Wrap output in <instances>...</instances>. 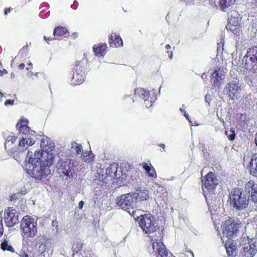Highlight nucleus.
<instances>
[{"label":"nucleus","mask_w":257,"mask_h":257,"mask_svg":"<svg viewBox=\"0 0 257 257\" xmlns=\"http://www.w3.org/2000/svg\"><path fill=\"white\" fill-rule=\"evenodd\" d=\"M135 94L144 100L145 105L147 107L152 106L156 100V96L151 94L150 91H147L143 88H138L135 90Z\"/></svg>","instance_id":"nucleus-11"},{"label":"nucleus","mask_w":257,"mask_h":257,"mask_svg":"<svg viewBox=\"0 0 257 257\" xmlns=\"http://www.w3.org/2000/svg\"><path fill=\"white\" fill-rule=\"evenodd\" d=\"M229 198L232 207L237 210L245 209L248 206L249 197L241 188L233 189L229 195Z\"/></svg>","instance_id":"nucleus-2"},{"label":"nucleus","mask_w":257,"mask_h":257,"mask_svg":"<svg viewBox=\"0 0 257 257\" xmlns=\"http://www.w3.org/2000/svg\"><path fill=\"white\" fill-rule=\"evenodd\" d=\"M35 136L33 134H31L30 137L29 135L27 137L22 138L19 142V147L18 150L21 152H23L27 149L26 147V145L32 146L35 143Z\"/></svg>","instance_id":"nucleus-18"},{"label":"nucleus","mask_w":257,"mask_h":257,"mask_svg":"<svg viewBox=\"0 0 257 257\" xmlns=\"http://www.w3.org/2000/svg\"><path fill=\"white\" fill-rule=\"evenodd\" d=\"M143 168L145 170L146 173L147 174L149 177L153 178L156 174V171L155 169L152 167L151 164L149 165L147 163H143L142 164Z\"/></svg>","instance_id":"nucleus-29"},{"label":"nucleus","mask_w":257,"mask_h":257,"mask_svg":"<svg viewBox=\"0 0 257 257\" xmlns=\"http://www.w3.org/2000/svg\"><path fill=\"white\" fill-rule=\"evenodd\" d=\"M185 116H186V117H188V114H186V112L185 113Z\"/></svg>","instance_id":"nucleus-56"},{"label":"nucleus","mask_w":257,"mask_h":257,"mask_svg":"<svg viewBox=\"0 0 257 257\" xmlns=\"http://www.w3.org/2000/svg\"><path fill=\"white\" fill-rule=\"evenodd\" d=\"M14 104V100H10V99H7L5 102V105H13Z\"/></svg>","instance_id":"nucleus-39"},{"label":"nucleus","mask_w":257,"mask_h":257,"mask_svg":"<svg viewBox=\"0 0 257 257\" xmlns=\"http://www.w3.org/2000/svg\"><path fill=\"white\" fill-rule=\"evenodd\" d=\"M84 205V202L80 201L78 203V207L79 209H82Z\"/></svg>","instance_id":"nucleus-47"},{"label":"nucleus","mask_w":257,"mask_h":257,"mask_svg":"<svg viewBox=\"0 0 257 257\" xmlns=\"http://www.w3.org/2000/svg\"><path fill=\"white\" fill-rule=\"evenodd\" d=\"M28 65H29V66H31V67L32 66V63H31V62H30V63H29V64H28Z\"/></svg>","instance_id":"nucleus-54"},{"label":"nucleus","mask_w":257,"mask_h":257,"mask_svg":"<svg viewBox=\"0 0 257 257\" xmlns=\"http://www.w3.org/2000/svg\"><path fill=\"white\" fill-rule=\"evenodd\" d=\"M244 58L245 68L253 73H257V46L249 48Z\"/></svg>","instance_id":"nucleus-6"},{"label":"nucleus","mask_w":257,"mask_h":257,"mask_svg":"<svg viewBox=\"0 0 257 257\" xmlns=\"http://www.w3.org/2000/svg\"><path fill=\"white\" fill-rule=\"evenodd\" d=\"M171 48V46L169 44H167L165 46V48L167 50L170 49Z\"/></svg>","instance_id":"nucleus-51"},{"label":"nucleus","mask_w":257,"mask_h":257,"mask_svg":"<svg viewBox=\"0 0 257 257\" xmlns=\"http://www.w3.org/2000/svg\"><path fill=\"white\" fill-rule=\"evenodd\" d=\"M44 39H45L46 41H47L48 42V41H52V40H53V39H55V37H54V38H51V37H46V36H44Z\"/></svg>","instance_id":"nucleus-45"},{"label":"nucleus","mask_w":257,"mask_h":257,"mask_svg":"<svg viewBox=\"0 0 257 257\" xmlns=\"http://www.w3.org/2000/svg\"><path fill=\"white\" fill-rule=\"evenodd\" d=\"M2 66V62L0 61V67Z\"/></svg>","instance_id":"nucleus-55"},{"label":"nucleus","mask_w":257,"mask_h":257,"mask_svg":"<svg viewBox=\"0 0 257 257\" xmlns=\"http://www.w3.org/2000/svg\"><path fill=\"white\" fill-rule=\"evenodd\" d=\"M87 61L83 58L81 61H76L73 68V74L71 77V83L74 85L81 84L85 79V72L87 70Z\"/></svg>","instance_id":"nucleus-4"},{"label":"nucleus","mask_w":257,"mask_h":257,"mask_svg":"<svg viewBox=\"0 0 257 257\" xmlns=\"http://www.w3.org/2000/svg\"><path fill=\"white\" fill-rule=\"evenodd\" d=\"M244 192L248 193L249 200L254 204H257V183L249 180L244 185Z\"/></svg>","instance_id":"nucleus-13"},{"label":"nucleus","mask_w":257,"mask_h":257,"mask_svg":"<svg viewBox=\"0 0 257 257\" xmlns=\"http://www.w3.org/2000/svg\"><path fill=\"white\" fill-rule=\"evenodd\" d=\"M72 148H74L76 155H81L83 152V147L80 144H78L75 142H73L71 143Z\"/></svg>","instance_id":"nucleus-32"},{"label":"nucleus","mask_w":257,"mask_h":257,"mask_svg":"<svg viewBox=\"0 0 257 257\" xmlns=\"http://www.w3.org/2000/svg\"><path fill=\"white\" fill-rule=\"evenodd\" d=\"M18 139V137L16 136H9L5 143V147L8 144L11 142L12 144H15Z\"/></svg>","instance_id":"nucleus-36"},{"label":"nucleus","mask_w":257,"mask_h":257,"mask_svg":"<svg viewBox=\"0 0 257 257\" xmlns=\"http://www.w3.org/2000/svg\"><path fill=\"white\" fill-rule=\"evenodd\" d=\"M248 170L250 175L257 177V154L252 155L248 165Z\"/></svg>","instance_id":"nucleus-21"},{"label":"nucleus","mask_w":257,"mask_h":257,"mask_svg":"<svg viewBox=\"0 0 257 257\" xmlns=\"http://www.w3.org/2000/svg\"><path fill=\"white\" fill-rule=\"evenodd\" d=\"M1 248L4 251L7 250L12 252H14L15 251L14 247L8 244V242L6 239H4V240L1 243Z\"/></svg>","instance_id":"nucleus-31"},{"label":"nucleus","mask_w":257,"mask_h":257,"mask_svg":"<svg viewBox=\"0 0 257 257\" xmlns=\"http://www.w3.org/2000/svg\"><path fill=\"white\" fill-rule=\"evenodd\" d=\"M20 257H29V255L25 250H21L20 252Z\"/></svg>","instance_id":"nucleus-38"},{"label":"nucleus","mask_w":257,"mask_h":257,"mask_svg":"<svg viewBox=\"0 0 257 257\" xmlns=\"http://www.w3.org/2000/svg\"><path fill=\"white\" fill-rule=\"evenodd\" d=\"M236 0H219L218 1V6L216 5V7H218L221 11L226 12L228 11L229 8L231 7L235 2Z\"/></svg>","instance_id":"nucleus-22"},{"label":"nucleus","mask_w":257,"mask_h":257,"mask_svg":"<svg viewBox=\"0 0 257 257\" xmlns=\"http://www.w3.org/2000/svg\"><path fill=\"white\" fill-rule=\"evenodd\" d=\"M240 28V25H233L232 24H228L226 26V29L228 30L231 31L234 34H236L238 32Z\"/></svg>","instance_id":"nucleus-33"},{"label":"nucleus","mask_w":257,"mask_h":257,"mask_svg":"<svg viewBox=\"0 0 257 257\" xmlns=\"http://www.w3.org/2000/svg\"><path fill=\"white\" fill-rule=\"evenodd\" d=\"M226 88L227 94L233 100L239 96L241 90V84L239 83V81L237 79H235L230 81Z\"/></svg>","instance_id":"nucleus-12"},{"label":"nucleus","mask_w":257,"mask_h":257,"mask_svg":"<svg viewBox=\"0 0 257 257\" xmlns=\"http://www.w3.org/2000/svg\"><path fill=\"white\" fill-rule=\"evenodd\" d=\"M92 49L95 56L103 57L107 51L108 47L106 44L100 43L94 45Z\"/></svg>","instance_id":"nucleus-19"},{"label":"nucleus","mask_w":257,"mask_h":257,"mask_svg":"<svg viewBox=\"0 0 257 257\" xmlns=\"http://www.w3.org/2000/svg\"><path fill=\"white\" fill-rule=\"evenodd\" d=\"M116 204L122 209L127 211L130 214L135 217L136 212L133 210L131 212L130 209H133L136 206V201L133 193H126L117 196L115 199Z\"/></svg>","instance_id":"nucleus-5"},{"label":"nucleus","mask_w":257,"mask_h":257,"mask_svg":"<svg viewBox=\"0 0 257 257\" xmlns=\"http://www.w3.org/2000/svg\"><path fill=\"white\" fill-rule=\"evenodd\" d=\"M195 0H188L186 2L187 5H192L194 4Z\"/></svg>","instance_id":"nucleus-43"},{"label":"nucleus","mask_w":257,"mask_h":257,"mask_svg":"<svg viewBox=\"0 0 257 257\" xmlns=\"http://www.w3.org/2000/svg\"><path fill=\"white\" fill-rule=\"evenodd\" d=\"M139 226L150 240L159 241L163 237L162 231L159 229L155 217L151 214H145L138 217Z\"/></svg>","instance_id":"nucleus-1"},{"label":"nucleus","mask_w":257,"mask_h":257,"mask_svg":"<svg viewBox=\"0 0 257 257\" xmlns=\"http://www.w3.org/2000/svg\"><path fill=\"white\" fill-rule=\"evenodd\" d=\"M228 24H232L233 25H240L239 23L238 18L236 17H232L231 13L228 14Z\"/></svg>","instance_id":"nucleus-35"},{"label":"nucleus","mask_w":257,"mask_h":257,"mask_svg":"<svg viewBox=\"0 0 257 257\" xmlns=\"http://www.w3.org/2000/svg\"><path fill=\"white\" fill-rule=\"evenodd\" d=\"M167 53L168 55V57L170 59H172L173 57V52L172 51H170L169 50H167Z\"/></svg>","instance_id":"nucleus-44"},{"label":"nucleus","mask_w":257,"mask_h":257,"mask_svg":"<svg viewBox=\"0 0 257 257\" xmlns=\"http://www.w3.org/2000/svg\"><path fill=\"white\" fill-rule=\"evenodd\" d=\"M159 147L162 148L163 149V151H165V145L164 144H160L159 145Z\"/></svg>","instance_id":"nucleus-50"},{"label":"nucleus","mask_w":257,"mask_h":257,"mask_svg":"<svg viewBox=\"0 0 257 257\" xmlns=\"http://www.w3.org/2000/svg\"><path fill=\"white\" fill-rule=\"evenodd\" d=\"M44 143V142H43L42 141V140H41V147H43V148H44L45 149H46V150H48V149L46 148V146L44 147V145L43 144V143Z\"/></svg>","instance_id":"nucleus-49"},{"label":"nucleus","mask_w":257,"mask_h":257,"mask_svg":"<svg viewBox=\"0 0 257 257\" xmlns=\"http://www.w3.org/2000/svg\"><path fill=\"white\" fill-rule=\"evenodd\" d=\"M137 192L133 193L135 198V201H144L149 198V193L146 190H137Z\"/></svg>","instance_id":"nucleus-24"},{"label":"nucleus","mask_w":257,"mask_h":257,"mask_svg":"<svg viewBox=\"0 0 257 257\" xmlns=\"http://www.w3.org/2000/svg\"><path fill=\"white\" fill-rule=\"evenodd\" d=\"M118 164L113 163L110 164L106 169V174L107 176L117 178Z\"/></svg>","instance_id":"nucleus-27"},{"label":"nucleus","mask_w":257,"mask_h":257,"mask_svg":"<svg viewBox=\"0 0 257 257\" xmlns=\"http://www.w3.org/2000/svg\"><path fill=\"white\" fill-rule=\"evenodd\" d=\"M20 229L24 238H34L38 232L37 222L32 217L26 215L21 220Z\"/></svg>","instance_id":"nucleus-3"},{"label":"nucleus","mask_w":257,"mask_h":257,"mask_svg":"<svg viewBox=\"0 0 257 257\" xmlns=\"http://www.w3.org/2000/svg\"><path fill=\"white\" fill-rule=\"evenodd\" d=\"M53 35L55 37V39L59 40L63 36L68 37L69 33L65 27L59 26L54 29Z\"/></svg>","instance_id":"nucleus-23"},{"label":"nucleus","mask_w":257,"mask_h":257,"mask_svg":"<svg viewBox=\"0 0 257 257\" xmlns=\"http://www.w3.org/2000/svg\"><path fill=\"white\" fill-rule=\"evenodd\" d=\"M30 174L32 177L37 180H42L46 178V176L50 174V170L46 168L45 165L32 164V169L30 167Z\"/></svg>","instance_id":"nucleus-10"},{"label":"nucleus","mask_w":257,"mask_h":257,"mask_svg":"<svg viewBox=\"0 0 257 257\" xmlns=\"http://www.w3.org/2000/svg\"><path fill=\"white\" fill-rule=\"evenodd\" d=\"M225 77L224 71L219 68L216 69L212 74L211 81L213 85L216 87H219L222 83L223 80Z\"/></svg>","instance_id":"nucleus-17"},{"label":"nucleus","mask_w":257,"mask_h":257,"mask_svg":"<svg viewBox=\"0 0 257 257\" xmlns=\"http://www.w3.org/2000/svg\"><path fill=\"white\" fill-rule=\"evenodd\" d=\"M59 163L60 164L58 169L61 171V172L66 176H70L72 175L74 172L73 168L75 166L76 163L72 162L71 160L67 159L65 161L60 160Z\"/></svg>","instance_id":"nucleus-15"},{"label":"nucleus","mask_w":257,"mask_h":257,"mask_svg":"<svg viewBox=\"0 0 257 257\" xmlns=\"http://www.w3.org/2000/svg\"><path fill=\"white\" fill-rule=\"evenodd\" d=\"M78 35V34L77 32H75V33H73L72 34L71 37L73 39H75L77 37Z\"/></svg>","instance_id":"nucleus-48"},{"label":"nucleus","mask_w":257,"mask_h":257,"mask_svg":"<svg viewBox=\"0 0 257 257\" xmlns=\"http://www.w3.org/2000/svg\"><path fill=\"white\" fill-rule=\"evenodd\" d=\"M225 247L229 256H234L236 253V245L231 239H227L225 241Z\"/></svg>","instance_id":"nucleus-25"},{"label":"nucleus","mask_w":257,"mask_h":257,"mask_svg":"<svg viewBox=\"0 0 257 257\" xmlns=\"http://www.w3.org/2000/svg\"><path fill=\"white\" fill-rule=\"evenodd\" d=\"M28 120L27 119H20L16 124V127L18 129L19 134H24L25 137L31 134L34 135L35 132L30 130V128L28 126Z\"/></svg>","instance_id":"nucleus-16"},{"label":"nucleus","mask_w":257,"mask_h":257,"mask_svg":"<svg viewBox=\"0 0 257 257\" xmlns=\"http://www.w3.org/2000/svg\"><path fill=\"white\" fill-rule=\"evenodd\" d=\"M108 43L110 47L112 48L120 47L123 45L121 38L114 33H112L108 37Z\"/></svg>","instance_id":"nucleus-20"},{"label":"nucleus","mask_w":257,"mask_h":257,"mask_svg":"<svg viewBox=\"0 0 257 257\" xmlns=\"http://www.w3.org/2000/svg\"><path fill=\"white\" fill-rule=\"evenodd\" d=\"M43 151L41 150H36L34 153V158H32L30 157L29 159V163H31V164L38 163L39 164H41L40 159L42 157Z\"/></svg>","instance_id":"nucleus-28"},{"label":"nucleus","mask_w":257,"mask_h":257,"mask_svg":"<svg viewBox=\"0 0 257 257\" xmlns=\"http://www.w3.org/2000/svg\"><path fill=\"white\" fill-rule=\"evenodd\" d=\"M225 135L227 136V138L229 141H234L236 137L235 129L234 128H232L230 130L226 131Z\"/></svg>","instance_id":"nucleus-34"},{"label":"nucleus","mask_w":257,"mask_h":257,"mask_svg":"<svg viewBox=\"0 0 257 257\" xmlns=\"http://www.w3.org/2000/svg\"><path fill=\"white\" fill-rule=\"evenodd\" d=\"M256 249L255 246H252L250 244L243 247L242 250L241 251V254L242 256L245 257H252L255 253Z\"/></svg>","instance_id":"nucleus-26"},{"label":"nucleus","mask_w":257,"mask_h":257,"mask_svg":"<svg viewBox=\"0 0 257 257\" xmlns=\"http://www.w3.org/2000/svg\"><path fill=\"white\" fill-rule=\"evenodd\" d=\"M29 153H30V152H29V151H28V153H27V156H29Z\"/></svg>","instance_id":"nucleus-57"},{"label":"nucleus","mask_w":257,"mask_h":257,"mask_svg":"<svg viewBox=\"0 0 257 257\" xmlns=\"http://www.w3.org/2000/svg\"><path fill=\"white\" fill-rule=\"evenodd\" d=\"M82 160L86 163H91L94 161V155L91 151H85L81 155Z\"/></svg>","instance_id":"nucleus-30"},{"label":"nucleus","mask_w":257,"mask_h":257,"mask_svg":"<svg viewBox=\"0 0 257 257\" xmlns=\"http://www.w3.org/2000/svg\"><path fill=\"white\" fill-rule=\"evenodd\" d=\"M202 188L203 191L206 189L207 191H213L218 184V180L215 173L208 172L203 179H202Z\"/></svg>","instance_id":"nucleus-8"},{"label":"nucleus","mask_w":257,"mask_h":257,"mask_svg":"<svg viewBox=\"0 0 257 257\" xmlns=\"http://www.w3.org/2000/svg\"><path fill=\"white\" fill-rule=\"evenodd\" d=\"M4 232V227L2 223V221L0 220V237H1Z\"/></svg>","instance_id":"nucleus-40"},{"label":"nucleus","mask_w":257,"mask_h":257,"mask_svg":"<svg viewBox=\"0 0 257 257\" xmlns=\"http://www.w3.org/2000/svg\"><path fill=\"white\" fill-rule=\"evenodd\" d=\"M12 10H13V9H12L11 8H6L5 9V15L7 16Z\"/></svg>","instance_id":"nucleus-41"},{"label":"nucleus","mask_w":257,"mask_h":257,"mask_svg":"<svg viewBox=\"0 0 257 257\" xmlns=\"http://www.w3.org/2000/svg\"><path fill=\"white\" fill-rule=\"evenodd\" d=\"M8 71L6 69H3V70H0V76H2L4 74H8Z\"/></svg>","instance_id":"nucleus-42"},{"label":"nucleus","mask_w":257,"mask_h":257,"mask_svg":"<svg viewBox=\"0 0 257 257\" xmlns=\"http://www.w3.org/2000/svg\"><path fill=\"white\" fill-rule=\"evenodd\" d=\"M221 227L223 236H226L228 239H231L238 232L239 224L232 218L229 217L223 222Z\"/></svg>","instance_id":"nucleus-7"},{"label":"nucleus","mask_w":257,"mask_h":257,"mask_svg":"<svg viewBox=\"0 0 257 257\" xmlns=\"http://www.w3.org/2000/svg\"><path fill=\"white\" fill-rule=\"evenodd\" d=\"M26 69H27V70H28L29 69V68H28V67H27V68H26Z\"/></svg>","instance_id":"nucleus-58"},{"label":"nucleus","mask_w":257,"mask_h":257,"mask_svg":"<svg viewBox=\"0 0 257 257\" xmlns=\"http://www.w3.org/2000/svg\"><path fill=\"white\" fill-rule=\"evenodd\" d=\"M25 67V65L24 63H21L18 65V68L20 70L24 69Z\"/></svg>","instance_id":"nucleus-46"},{"label":"nucleus","mask_w":257,"mask_h":257,"mask_svg":"<svg viewBox=\"0 0 257 257\" xmlns=\"http://www.w3.org/2000/svg\"><path fill=\"white\" fill-rule=\"evenodd\" d=\"M11 78H14L15 77V74L13 72L11 73Z\"/></svg>","instance_id":"nucleus-53"},{"label":"nucleus","mask_w":257,"mask_h":257,"mask_svg":"<svg viewBox=\"0 0 257 257\" xmlns=\"http://www.w3.org/2000/svg\"><path fill=\"white\" fill-rule=\"evenodd\" d=\"M255 145L257 146V133L255 134V139H254Z\"/></svg>","instance_id":"nucleus-52"},{"label":"nucleus","mask_w":257,"mask_h":257,"mask_svg":"<svg viewBox=\"0 0 257 257\" xmlns=\"http://www.w3.org/2000/svg\"><path fill=\"white\" fill-rule=\"evenodd\" d=\"M4 221L9 227L14 226L19 222V214L14 208L9 207L5 209Z\"/></svg>","instance_id":"nucleus-9"},{"label":"nucleus","mask_w":257,"mask_h":257,"mask_svg":"<svg viewBox=\"0 0 257 257\" xmlns=\"http://www.w3.org/2000/svg\"><path fill=\"white\" fill-rule=\"evenodd\" d=\"M20 196H21V194H20V192L14 193L11 196L10 200L11 201L16 200L18 199H19Z\"/></svg>","instance_id":"nucleus-37"},{"label":"nucleus","mask_w":257,"mask_h":257,"mask_svg":"<svg viewBox=\"0 0 257 257\" xmlns=\"http://www.w3.org/2000/svg\"><path fill=\"white\" fill-rule=\"evenodd\" d=\"M163 237L159 241L151 240L153 252L157 257H168V252L165 245L162 242Z\"/></svg>","instance_id":"nucleus-14"}]
</instances>
